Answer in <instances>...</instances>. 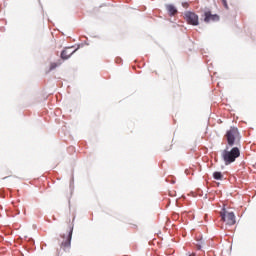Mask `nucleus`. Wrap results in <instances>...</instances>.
Returning a JSON list of instances; mask_svg holds the SVG:
<instances>
[{
  "mask_svg": "<svg viewBox=\"0 0 256 256\" xmlns=\"http://www.w3.org/2000/svg\"><path fill=\"white\" fill-rule=\"evenodd\" d=\"M241 156V150L238 147H233L231 150H224L222 152V159L225 165H231L235 163L236 159Z\"/></svg>",
  "mask_w": 256,
  "mask_h": 256,
  "instance_id": "obj_1",
  "label": "nucleus"
},
{
  "mask_svg": "<svg viewBox=\"0 0 256 256\" xmlns=\"http://www.w3.org/2000/svg\"><path fill=\"white\" fill-rule=\"evenodd\" d=\"M224 137L229 147H233V145H237V143L241 142V134L239 133V129L235 127H231L227 130Z\"/></svg>",
  "mask_w": 256,
  "mask_h": 256,
  "instance_id": "obj_2",
  "label": "nucleus"
},
{
  "mask_svg": "<svg viewBox=\"0 0 256 256\" xmlns=\"http://www.w3.org/2000/svg\"><path fill=\"white\" fill-rule=\"evenodd\" d=\"M222 221L226 223V225H235L237 221L235 220V213L224 211L220 213Z\"/></svg>",
  "mask_w": 256,
  "mask_h": 256,
  "instance_id": "obj_3",
  "label": "nucleus"
},
{
  "mask_svg": "<svg viewBox=\"0 0 256 256\" xmlns=\"http://www.w3.org/2000/svg\"><path fill=\"white\" fill-rule=\"evenodd\" d=\"M184 19L187 22L188 25H199V16L195 14V12H185L184 13Z\"/></svg>",
  "mask_w": 256,
  "mask_h": 256,
  "instance_id": "obj_4",
  "label": "nucleus"
},
{
  "mask_svg": "<svg viewBox=\"0 0 256 256\" xmlns=\"http://www.w3.org/2000/svg\"><path fill=\"white\" fill-rule=\"evenodd\" d=\"M72 237H73V228H70V231L67 236L61 235V239H63V241H60L61 249L65 251L66 249H69V247H71Z\"/></svg>",
  "mask_w": 256,
  "mask_h": 256,
  "instance_id": "obj_5",
  "label": "nucleus"
},
{
  "mask_svg": "<svg viewBox=\"0 0 256 256\" xmlns=\"http://www.w3.org/2000/svg\"><path fill=\"white\" fill-rule=\"evenodd\" d=\"M202 17L204 18V23H217L220 19L219 15L213 14L211 10H205Z\"/></svg>",
  "mask_w": 256,
  "mask_h": 256,
  "instance_id": "obj_6",
  "label": "nucleus"
},
{
  "mask_svg": "<svg viewBox=\"0 0 256 256\" xmlns=\"http://www.w3.org/2000/svg\"><path fill=\"white\" fill-rule=\"evenodd\" d=\"M75 51H77V49H73V47H66L63 49V51L61 52V59H69V57H71V55H73V53H75Z\"/></svg>",
  "mask_w": 256,
  "mask_h": 256,
  "instance_id": "obj_7",
  "label": "nucleus"
},
{
  "mask_svg": "<svg viewBox=\"0 0 256 256\" xmlns=\"http://www.w3.org/2000/svg\"><path fill=\"white\" fill-rule=\"evenodd\" d=\"M166 9L170 15V17H173L175 15H177L178 11H177V8H175V6L169 4L166 6Z\"/></svg>",
  "mask_w": 256,
  "mask_h": 256,
  "instance_id": "obj_8",
  "label": "nucleus"
},
{
  "mask_svg": "<svg viewBox=\"0 0 256 256\" xmlns=\"http://www.w3.org/2000/svg\"><path fill=\"white\" fill-rule=\"evenodd\" d=\"M213 177L216 181H223V174L221 172H214Z\"/></svg>",
  "mask_w": 256,
  "mask_h": 256,
  "instance_id": "obj_9",
  "label": "nucleus"
},
{
  "mask_svg": "<svg viewBox=\"0 0 256 256\" xmlns=\"http://www.w3.org/2000/svg\"><path fill=\"white\" fill-rule=\"evenodd\" d=\"M57 67V63H52L50 65V71H53V69H55Z\"/></svg>",
  "mask_w": 256,
  "mask_h": 256,
  "instance_id": "obj_10",
  "label": "nucleus"
},
{
  "mask_svg": "<svg viewBox=\"0 0 256 256\" xmlns=\"http://www.w3.org/2000/svg\"><path fill=\"white\" fill-rule=\"evenodd\" d=\"M222 3L226 9H229V6L227 5V0H222Z\"/></svg>",
  "mask_w": 256,
  "mask_h": 256,
  "instance_id": "obj_11",
  "label": "nucleus"
},
{
  "mask_svg": "<svg viewBox=\"0 0 256 256\" xmlns=\"http://www.w3.org/2000/svg\"><path fill=\"white\" fill-rule=\"evenodd\" d=\"M189 256H195V254H190Z\"/></svg>",
  "mask_w": 256,
  "mask_h": 256,
  "instance_id": "obj_12",
  "label": "nucleus"
}]
</instances>
